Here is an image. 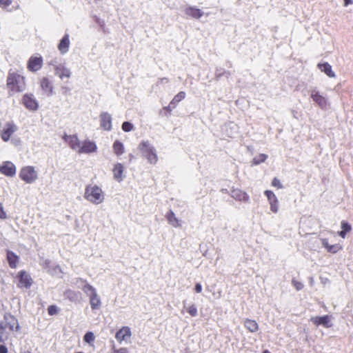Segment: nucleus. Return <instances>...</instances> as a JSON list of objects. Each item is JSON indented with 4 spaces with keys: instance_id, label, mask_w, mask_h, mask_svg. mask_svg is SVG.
<instances>
[{
    "instance_id": "nucleus-4",
    "label": "nucleus",
    "mask_w": 353,
    "mask_h": 353,
    "mask_svg": "<svg viewBox=\"0 0 353 353\" xmlns=\"http://www.w3.org/2000/svg\"><path fill=\"white\" fill-rule=\"evenodd\" d=\"M19 177L26 183L31 184L38 179V172L33 166H25L21 169Z\"/></svg>"
},
{
    "instance_id": "nucleus-41",
    "label": "nucleus",
    "mask_w": 353,
    "mask_h": 353,
    "mask_svg": "<svg viewBox=\"0 0 353 353\" xmlns=\"http://www.w3.org/2000/svg\"><path fill=\"white\" fill-rule=\"evenodd\" d=\"M11 3V0H0V7L3 9L7 8Z\"/></svg>"
},
{
    "instance_id": "nucleus-5",
    "label": "nucleus",
    "mask_w": 353,
    "mask_h": 353,
    "mask_svg": "<svg viewBox=\"0 0 353 353\" xmlns=\"http://www.w3.org/2000/svg\"><path fill=\"white\" fill-rule=\"evenodd\" d=\"M22 103L30 111H36L39 108V103L32 94H25L22 98Z\"/></svg>"
},
{
    "instance_id": "nucleus-44",
    "label": "nucleus",
    "mask_w": 353,
    "mask_h": 353,
    "mask_svg": "<svg viewBox=\"0 0 353 353\" xmlns=\"http://www.w3.org/2000/svg\"><path fill=\"white\" fill-rule=\"evenodd\" d=\"M224 73H226V72H225L222 68H216L215 71L216 78L219 79ZM227 74H230L229 72H227Z\"/></svg>"
},
{
    "instance_id": "nucleus-53",
    "label": "nucleus",
    "mask_w": 353,
    "mask_h": 353,
    "mask_svg": "<svg viewBox=\"0 0 353 353\" xmlns=\"http://www.w3.org/2000/svg\"><path fill=\"white\" fill-rule=\"evenodd\" d=\"M61 90H62L63 93L64 94H68L70 92V89L68 87H66V86H63L61 88Z\"/></svg>"
},
{
    "instance_id": "nucleus-10",
    "label": "nucleus",
    "mask_w": 353,
    "mask_h": 353,
    "mask_svg": "<svg viewBox=\"0 0 353 353\" xmlns=\"http://www.w3.org/2000/svg\"><path fill=\"white\" fill-rule=\"evenodd\" d=\"M63 139L68 143L72 150L79 152L81 142L76 134L68 135L65 134Z\"/></svg>"
},
{
    "instance_id": "nucleus-8",
    "label": "nucleus",
    "mask_w": 353,
    "mask_h": 353,
    "mask_svg": "<svg viewBox=\"0 0 353 353\" xmlns=\"http://www.w3.org/2000/svg\"><path fill=\"white\" fill-rule=\"evenodd\" d=\"M16 171V167L11 161H4L0 164V172L7 176H14Z\"/></svg>"
},
{
    "instance_id": "nucleus-56",
    "label": "nucleus",
    "mask_w": 353,
    "mask_h": 353,
    "mask_svg": "<svg viewBox=\"0 0 353 353\" xmlns=\"http://www.w3.org/2000/svg\"><path fill=\"white\" fill-rule=\"evenodd\" d=\"M353 3V1L352 0H344V6H347L350 4H352Z\"/></svg>"
},
{
    "instance_id": "nucleus-57",
    "label": "nucleus",
    "mask_w": 353,
    "mask_h": 353,
    "mask_svg": "<svg viewBox=\"0 0 353 353\" xmlns=\"http://www.w3.org/2000/svg\"><path fill=\"white\" fill-rule=\"evenodd\" d=\"M346 232L345 231H343V230L339 232V234L340 236H341L342 238H345V236H346Z\"/></svg>"
},
{
    "instance_id": "nucleus-21",
    "label": "nucleus",
    "mask_w": 353,
    "mask_h": 353,
    "mask_svg": "<svg viewBox=\"0 0 353 353\" xmlns=\"http://www.w3.org/2000/svg\"><path fill=\"white\" fill-rule=\"evenodd\" d=\"M63 296L70 301L75 303L79 301L81 293L72 290H66L63 293Z\"/></svg>"
},
{
    "instance_id": "nucleus-35",
    "label": "nucleus",
    "mask_w": 353,
    "mask_h": 353,
    "mask_svg": "<svg viewBox=\"0 0 353 353\" xmlns=\"http://www.w3.org/2000/svg\"><path fill=\"white\" fill-rule=\"evenodd\" d=\"M121 128L122 130L124 131V132H130L133 130L134 128V126H133V124L131 123L129 121H124L123 123H122V126H121Z\"/></svg>"
},
{
    "instance_id": "nucleus-39",
    "label": "nucleus",
    "mask_w": 353,
    "mask_h": 353,
    "mask_svg": "<svg viewBox=\"0 0 353 353\" xmlns=\"http://www.w3.org/2000/svg\"><path fill=\"white\" fill-rule=\"evenodd\" d=\"M341 248V247L339 244H335L330 245L327 250L331 253H336Z\"/></svg>"
},
{
    "instance_id": "nucleus-42",
    "label": "nucleus",
    "mask_w": 353,
    "mask_h": 353,
    "mask_svg": "<svg viewBox=\"0 0 353 353\" xmlns=\"http://www.w3.org/2000/svg\"><path fill=\"white\" fill-rule=\"evenodd\" d=\"M272 185L277 188L278 189L283 188L282 183H281L280 180L278 179L277 178H274V179L272 180Z\"/></svg>"
},
{
    "instance_id": "nucleus-40",
    "label": "nucleus",
    "mask_w": 353,
    "mask_h": 353,
    "mask_svg": "<svg viewBox=\"0 0 353 353\" xmlns=\"http://www.w3.org/2000/svg\"><path fill=\"white\" fill-rule=\"evenodd\" d=\"M292 283L293 286L296 288V290L297 291H299V290H302L303 288V283L299 282V281H296V280H295V279H292Z\"/></svg>"
},
{
    "instance_id": "nucleus-32",
    "label": "nucleus",
    "mask_w": 353,
    "mask_h": 353,
    "mask_svg": "<svg viewBox=\"0 0 353 353\" xmlns=\"http://www.w3.org/2000/svg\"><path fill=\"white\" fill-rule=\"evenodd\" d=\"M185 97V92L183 91L179 92L176 95L174 96L173 99L171 101L172 104L176 106L177 104Z\"/></svg>"
},
{
    "instance_id": "nucleus-1",
    "label": "nucleus",
    "mask_w": 353,
    "mask_h": 353,
    "mask_svg": "<svg viewBox=\"0 0 353 353\" xmlns=\"http://www.w3.org/2000/svg\"><path fill=\"white\" fill-rule=\"evenodd\" d=\"M7 86L12 94L23 92L26 89L25 77L16 72L10 70L7 77Z\"/></svg>"
},
{
    "instance_id": "nucleus-28",
    "label": "nucleus",
    "mask_w": 353,
    "mask_h": 353,
    "mask_svg": "<svg viewBox=\"0 0 353 353\" xmlns=\"http://www.w3.org/2000/svg\"><path fill=\"white\" fill-rule=\"evenodd\" d=\"M244 325L251 332H255L259 329L258 323L254 320L245 319Z\"/></svg>"
},
{
    "instance_id": "nucleus-61",
    "label": "nucleus",
    "mask_w": 353,
    "mask_h": 353,
    "mask_svg": "<svg viewBox=\"0 0 353 353\" xmlns=\"http://www.w3.org/2000/svg\"><path fill=\"white\" fill-rule=\"evenodd\" d=\"M263 353H270L268 350H265Z\"/></svg>"
},
{
    "instance_id": "nucleus-17",
    "label": "nucleus",
    "mask_w": 353,
    "mask_h": 353,
    "mask_svg": "<svg viewBox=\"0 0 353 353\" xmlns=\"http://www.w3.org/2000/svg\"><path fill=\"white\" fill-rule=\"evenodd\" d=\"M112 172H113L114 179L117 181L121 182L124 179V178H125V175L123 174L124 166L123 165V164H121L120 163H117L114 164L113 170H112Z\"/></svg>"
},
{
    "instance_id": "nucleus-15",
    "label": "nucleus",
    "mask_w": 353,
    "mask_h": 353,
    "mask_svg": "<svg viewBox=\"0 0 353 353\" xmlns=\"http://www.w3.org/2000/svg\"><path fill=\"white\" fill-rule=\"evenodd\" d=\"M97 149V147L94 142L90 140H85L81 143L79 153H91L96 152Z\"/></svg>"
},
{
    "instance_id": "nucleus-7",
    "label": "nucleus",
    "mask_w": 353,
    "mask_h": 353,
    "mask_svg": "<svg viewBox=\"0 0 353 353\" xmlns=\"http://www.w3.org/2000/svg\"><path fill=\"white\" fill-rule=\"evenodd\" d=\"M43 65V58L41 56H32L28 61V69L31 72L39 70Z\"/></svg>"
},
{
    "instance_id": "nucleus-29",
    "label": "nucleus",
    "mask_w": 353,
    "mask_h": 353,
    "mask_svg": "<svg viewBox=\"0 0 353 353\" xmlns=\"http://www.w3.org/2000/svg\"><path fill=\"white\" fill-rule=\"evenodd\" d=\"M112 148L114 154L118 157L124 153V145L121 141L118 140L114 142Z\"/></svg>"
},
{
    "instance_id": "nucleus-25",
    "label": "nucleus",
    "mask_w": 353,
    "mask_h": 353,
    "mask_svg": "<svg viewBox=\"0 0 353 353\" xmlns=\"http://www.w3.org/2000/svg\"><path fill=\"white\" fill-rule=\"evenodd\" d=\"M166 219L168 223L174 228L181 227L179 220L176 217L172 210H170L166 214Z\"/></svg>"
},
{
    "instance_id": "nucleus-58",
    "label": "nucleus",
    "mask_w": 353,
    "mask_h": 353,
    "mask_svg": "<svg viewBox=\"0 0 353 353\" xmlns=\"http://www.w3.org/2000/svg\"><path fill=\"white\" fill-rule=\"evenodd\" d=\"M169 81L167 78H162L160 80V82L162 83H168Z\"/></svg>"
},
{
    "instance_id": "nucleus-48",
    "label": "nucleus",
    "mask_w": 353,
    "mask_h": 353,
    "mask_svg": "<svg viewBox=\"0 0 353 353\" xmlns=\"http://www.w3.org/2000/svg\"><path fill=\"white\" fill-rule=\"evenodd\" d=\"M6 218V213L5 212V211L3 210L2 203L0 202V219H4Z\"/></svg>"
},
{
    "instance_id": "nucleus-37",
    "label": "nucleus",
    "mask_w": 353,
    "mask_h": 353,
    "mask_svg": "<svg viewBox=\"0 0 353 353\" xmlns=\"http://www.w3.org/2000/svg\"><path fill=\"white\" fill-rule=\"evenodd\" d=\"M40 265L43 267V269H45L48 272H50V260L43 259L41 260Z\"/></svg>"
},
{
    "instance_id": "nucleus-26",
    "label": "nucleus",
    "mask_w": 353,
    "mask_h": 353,
    "mask_svg": "<svg viewBox=\"0 0 353 353\" xmlns=\"http://www.w3.org/2000/svg\"><path fill=\"white\" fill-rule=\"evenodd\" d=\"M7 260L11 268H16L19 256L10 250H7Z\"/></svg>"
},
{
    "instance_id": "nucleus-23",
    "label": "nucleus",
    "mask_w": 353,
    "mask_h": 353,
    "mask_svg": "<svg viewBox=\"0 0 353 353\" xmlns=\"http://www.w3.org/2000/svg\"><path fill=\"white\" fill-rule=\"evenodd\" d=\"M185 12L194 19H199L203 15V12L199 8L194 6H189L185 8Z\"/></svg>"
},
{
    "instance_id": "nucleus-20",
    "label": "nucleus",
    "mask_w": 353,
    "mask_h": 353,
    "mask_svg": "<svg viewBox=\"0 0 353 353\" xmlns=\"http://www.w3.org/2000/svg\"><path fill=\"white\" fill-rule=\"evenodd\" d=\"M40 85L42 90L47 93L48 95L53 93V86L48 77H43L41 79Z\"/></svg>"
},
{
    "instance_id": "nucleus-24",
    "label": "nucleus",
    "mask_w": 353,
    "mask_h": 353,
    "mask_svg": "<svg viewBox=\"0 0 353 353\" xmlns=\"http://www.w3.org/2000/svg\"><path fill=\"white\" fill-rule=\"evenodd\" d=\"M318 68L329 77H335V73L332 71V66L328 63H319Z\"/></svg>"
},
{
    "instance_id": "nucleus-49",
    "label": "nucleus",
    "mask_w": 353,
    "mask_h": 353,
    "mask_svg": "<svg viewBox=\"0 0 353 353\" xmlns=\"http://www.w3.org/2000/svg\"><path fill=\"white\" fill-rule=\"evenodd\" d=\"M50 315H53L57 312V307L54 305H50L48 309Z\"/></svg>"
},
{
    "instance_id": "nucleus-60",
    "label": "nucleus",
    "mask_w": 353,
    "mask_h": 353,
    "mask_svg": "<svg viewBox=\"0 0 353 353\" xmlns=\"http://www.w3.org/2000/svg\"><path fill=\"white\" fill-rule=\"evenodd\" d=\"M118 350H119V349H117V348L115 347V346L114 345V346L112 347V353H119Z\"/></svg>"
},
{
    "instance_id": "nucleus-3",
    "label": "nucleus",
    "mask_w": 353,
    "mask_h": 353,
    "mask_svg": "<svg viewBox=\"0 0 353 353\" xmlns=\"http://www.w3.org/2000/svg\"><path fill=\"white\" fill-rule=\"evenodd\" d=\"M138 148L149 163L154 165L157 163L158 156L156 149L149 141H141Z\"/></svg>"
},
{
    "instance_id": "nucleus-55",
    "label": "nucleus",
    "mask_w": 353,
    "mask_h": 353,
    "mask_svg": "<svg viewBox=\"0 0 353 353\" xmlns=\"http://www.w3.org/2000/svg\"><path fill=\"white\" fill-rule=\"evenodd\" d=\"M119 353H128V350L126 347H122L118 350Z\"/></svg>"
},
{
    "instance_id": "nucleus-46",
    "label": "nucleus",
    "mask_w": 353,
    "mask_h": 353,
    "mask_svg": "<svg viewBox=\"0 0 353 353\" xmlns=\"http://www.w3.org/2000/svg\"><path fill=\"white\" fill-rule=\"evenodd\" d=\"M270 210L276 213L278 212L279 208H278V201L271 202L270 203Z\"/></svg>"
},
{
    "instance_id": "nucleus-43",
    "label": "nucleus",
    "mask_w": 353,
    "mask_h": 353,
    "mask_svg": "<svg viewBox=\"0 0 353 353\" xmlns=\"http://www.w3.org/2000/svg\"><path fill=\"white\" fill-rule=\"evenodd\" d=\"M341 229L343 230V231H345L346 232H348L351 230L352 229V227L351 225L347 223V222H345V221H342L341 222Z\"/></svg>"
},
{
    "instance_id": "nucleus-2",
    "label": "nucleus",
    "mask_w": 353,
    "mask_h": 353,
    "mask_svg": "<svg viewBox=\"0 0 353 353\" xmlns=\"http://www.w3.org/2000/svg\"><path fill=\"white\" fill-rule=\"evenodd\" d=\"M84 198L94 205H99L104 201L105 194L99 186L90 184L85 187Z\"/></svg>"
},
{
    "instance_id": "nucleus-38",
    "label": "nucleus",
    "mask_w": 353,
    "mask_h": 353,
    "mask_svg": "<svg viewBox=\"0 0 353 353\" xmlns=\"http://www.w3.org/2000/svg\"><path fill=\"white\" fill-rule=\"evenodd\" d=\"M187 312L192 316H196L197 315V308L194 305H192L188 308H187Z\"/></svg>"
},
{
    "instance_id": "nucleus-11",
    "label": "nucleus",
    "mask_w": 353,
    "mask_h": 353,
    "mask_svg": "<svg viewBox=\"0 0 353 353\" xmlns=\"http://www.w3.org/2000/svg\"><path fill=\"white\" fill-rule=\"evenodd\" d=\"M70 46V35L65 33L60 40L58 44V50L61 54H65L68 51Z\"/></svg>"
},
{
    "instance_id": "nucleus-36",
    "label": "nucleus",
    "mask_w": 353,
    "mask_h": 353,
    "mask_svg": "<svg viewBox=\"0 0 353 353\" xmlns=\"http://www.w3.org/2000/svg\"><path fill=\"white\" fill-rule=\"evenodd\" d=\"M83 340L88 343H91L94 341V335L92 332H88L83 336Z\"/></svg>"
},
{
    "instance_id": "nucleus-51",
    "label": "nucleus",
    "mask_w": 353,
    "mask_h": 353,
    "mask_svg": "<svg viewBox=\"0 0 353 353\" xmlns=\"http://www.w3.org/2000/svg\"><path fill=\"white\" fill-rule=\"evenodd\" d=\"M175 108H176V105L172 104V102H170V104L168 105V106L165 107V109L169 112H171Z\"/></svg>"
},
{
    "instance_id": "nucleus-30",
    "label": "nucleus",
    "mask_w": 353,
    "mask_h": 353,
    "mask_svg": "<svg viewBox=\"0 0 353 353\" xmlns=\"http://www.w3.org/2000/svg\"><path fill=\"white\" fill-rule=\"evenodd\" d=\"M79 288L82 289L84 293L89 297H90L91 295L97 292L96 289L87 282L84 283L82 286H79Z\"/></svg>"
},
{
    "instance_id": "nucleus-14",
    "label": "nucleus",
    "mask_w": 353,
    "mask_h": 353,
    "mask_svg": "<svg viewBox=\"0 0 353 353\" xmlns=\"http://www.w3.org/2000/svg\"><path fill=\"white\" fill-rule=\"evenodd\" d=\"M112 116L108 112H101L100 114L101 127L107 131L112 130Z\"/></svg>"
},
{
    "instance_id": "nucleus-47",
    "label": "nucleus",
    "mask_w": 353,
    "mask_h": 353,
    "mask_svg": "<svg viewBox=\"0 0 353 353\" xmlns=\"http://www.w3.org/2000/svg\"><path fill=\"white\" fill-rule=\"evenodd\" d=\"M50 272L52 274H55L58 276H60L61 270L59 266H55L52 271L50 270Z\"/></svg>"
},
{
    "instance_id": "nucleus-50",
    "label": "nucleus",
    "mask_w": 353,
    "mask_h": 353,
    "mask_svg": "<svg viewBox=\"0 0 353 353\" xmlns=\"http://www.w3.org/2000/svg\"><path fill=\"white\" fill-rule=\"evenodd\" d=\"M321 243H322L323 246L324 248H325L326 249H327L330 247V245L329 244V243H328L327 239H321Z\"/></svg>"
},
{
    "instance_id": "nucleus-54",
    "label": "nucleus",
    "mask_w": 353,
    "mask_h": 353,
    "mask_svg": "<svg viewBox=\"0 0 353 353\" xmlns=\"http://www.w3.org/2000/svg\"><path fill=\"white\" fill-rule=\"evenodd\" d=\"M0 353H8V349L5 345H0Z\"/></svg>"
},
{
    "instance_id": "nucleus-59",
    "label": "nucleus",
    "mask_w": 353,
    "mask_h": 353,
    "mask_svg": "<svg viewBox=\"0 0 353 353\" xmlns=\"http://www.w3.org/2000/svg\"><path fill=\"white\" fill-rule=\"evenodd\" d=\"M5 328L6 327L3 326L1 323H0V334H2Z\"/></svg>"
},
{
    "instance_id": "nucleus-9",
    "label": "nucleus",
    "mask_w": 353,
    "mask_h": 353,
    "mask_svg": "<svg viewBox=\"0 0 353 353\" xmlns=\"http://www.w3.org/2000/svg\"><path fill=\"white\" fill-rule=\"evenodd\" d=\"M19 283L17 286L20 288H29L32 285V279L30 275L24 270H21L17 275Z\"/></svg>"
},
{
    "instance_id": "nucleus-33",
    "label": "nucleus",
    "mask_w": 353,
    "mask_h": 353,
    "mask_svg": "<svg viewBox=\"0 0 353 353\" xmlns=\"http://www.w3.org/2000/svg\"><path fill=\"white\" fill-rule=\"evenodd\" d=\"M265 195L267 196L269 203L278 201V199L274 194V193L271 190H265L264 192Z\"/></svg>"
},
{
    "instance_id": "nucleus-22",
    "label": "nucleus",
    "mask_w": 353,
    "mask_h": 353,
    "mask_svg": "<svg viewBox=\"0 0 353 353\" xmlns=\"http://www.w3.org/2000/svg\"><path fill=\"white\" fill-rule=\"evenodd\" d=\"M312 321L316 325H323L326 327H330V325L329 324L330 319L328 315L313 317L312 318Z\"/></svg>"
},
{
    "instance_id": "nucleus-31",
    "label": "nucleus",
    "mask_w": 353,
    "mask_h": 353,
    "mask_svg": "<svg viewBox=\"0 0 353 353\" xmlns=\"http://www.w3.org/2000/svg\"><path fill=\"white\" fill-rule=\"evenodd\" d=\"M268 158V155L265 154H260L252 159V165H256L264 162Z\"/></svg>"
},
{
    "instance_id": "nucleus-12",
    "label": "nucleus",
    "mask_w": 353,
    "mask_h": 353,
    "mask_svg": "<svg viewBox=\"0 0 353 353\" xmlns=\"http://www.w3.org/2000/svg\"><path fill=\"white\" fill-rule=\"evenodd\" d=\"M132 335L131 330L128 326H124L118 330L115 334V338L118 342L121 343L122 341H127Z\"/></svg>"
},
{
    "instance_id": "nucleus-18",
    "label": "nucleus",
    "mask_w": 353,
    "mask_h": 353,
    "mask_svg": "<svg viewBox=\"0 0 353 353\" xmlns=\"http://www.w3.org/2000/svg\"><path fill=\"white\" fill-rule=\"evenodd\" d=\"M6 327H9L12 331H17L19 330L18 321L12 315H6Z\"/></svg>"
},
{
    "instance_id": "nucleus-13",
    "label": "nucleus",
    "mask_w": 353,
    "mask_h": 353,
    "mask_svg": "<svg viewBox=\"0 0 353 353\" xmlns=\"http://www.w3.org/2000/svg\"><path fill=\"white\" fill-rule=\"evenodd\" d=\"M311 98L322 109L325 108L327 104V100L323 95L320 94L319 91L312 90L311 91Z\"/></svg>"
},
{
    "instance_id": "nucleus-16",
    "label": "nucleus",
    "mask_w": 353,
    "mask_h": 353,
    "mask_svg": "<svg viewBox=\"0 0 353 353\" xmlns=\"http://www.w3.org/2000/svg\"><path fill=\"white\" fill-rule=\"evenodd\" d=\"M54 74L58 76L60 79L63 80L65 78H70L72 72L70 70L66 67L65 63H64L59 67H57V70H54Z\"/></svg>"
},
{
    "instance_id": "nucleus-6",
    "label": "nucleus",
    "mask_w": 353,
    "mask_h": 353,
    "mask_svg": "<svg viewBox=\"0 0 353 353\" xmlns=\"http://www.w3.org/2000/svg\"><path fill=\"white\" fill-rule=\"evenodd\" d=\"M17 130V126L13 122H8L5 124L3 130L1 131V137L3 141L7 142L9 141L12 134Z\"/></svg>"
},
{
    "instance_id": "nucleus-19",
    "label": "nucleus",
    "mask_w": 353,
    "mask_h": 353,
    "mask_svg": "<svg viewBox=\"0 0 353 353\" xmlns=\"http://www.w3.org/2000/svg\"><path fill=\"white\" fill-rule=\"evenodd\" d=\"M231 196L232 198L238 200L248 202L250 197L246 192H243L239 189H234L231 192Z\"/></svg>"
},
{
    "instance_id": "nucleus-45",
    "label": "nucleus",
    "mask_w": 353,
    "mask_h": 353,
    "mask_svg": "<svg viewBox=\"0 0 353 353\" xmlns=\"http://www.w3.org/2000/svg\"><path fill=\"white\" fill-rule=\"evenodd\" d=\"M86 282H87L86 281H85L82 279L77 278V279H75L73 280L72 283L79 287V286H82Z\"/></svg>"
},
{
    "instance_id": "nucleus-34",
    "label": "nucleus",
    "mask_w": 353,
    "mask_h": 353,
    "mask_svg": "<svg viewBox=\"0 0 353 353\" xmlns=\"http://www.w3.org/2000/svg\"><path fill=\"white\" fill-rule=\"evenodd\" d=\"M63 63L61 59L54 58L50 61L49 65L53 68L54 70H56L57 67H59Z\"/></svg>"
},
{
    "instance_id": "nucleus-52",
    "label": "nucleus",
    "mask_w": 353,
    "mask_h": 353,
    "mask_svg": "<svg viewBox=\"0 0 353 353\" xmlns=\"http://www.w3.org/2000/svg\"><path fill=\"white\" fill-rule=\"evenodd\" d=\"M196 292L200 293L202 291V286L200 283H196L194 288Z\"/></svg>"
},
{
    "instance_id": "nucleus-27",
    "label": "nucleus",
    "mask_w": 353,
    "mask_h": 353,
    "mask_svg": "<svg viewBox=\"0 0 353 353\" xmlns=\"http://www.w3.org/2000/svg\"><path fill=\"white\" fill-rule=\"evenodd\" d=\"M90 303L92 310H97L100 307L101 302L97 292L90 296Z\"/></svg>"
}]
</instances>
